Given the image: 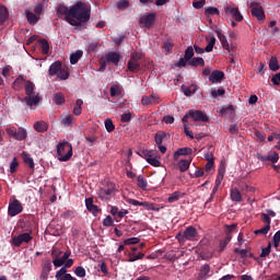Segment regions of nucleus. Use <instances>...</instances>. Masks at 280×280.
I'll list each match as a JSON object with an SVG mask.
<instances>
[{
    "label": "nucleus",
    "instance_id": "f257e3e1",
    "mask_svg": "<svg viewBox=\"0 0 280 280\" xmlns=\"http://www.w3.org/2000/svg\"><path fill=\"white\" fill-rule=\"evenodd\" d=\"M70 16L82 23H89L91 20V4L79 1L70 7Z\"/></svg>",
    "mask_w": 280,
    "mask_h": 280
},
{
    "label": "nucleus",
    "instance_id": "f03ea898",
    "mask_svg": "<svg viewBox=\"0 0 280 280\" xmlns=\"http://www.w3.org/2000/svg\"><path fill=\"white\" fill-rule=\"evenodd\" d=\"M36 89V85L32 81H26L24 85L25 90V97L22 100V102H25L27 106H36L40 103V95L36 93L34 90Z\"/></svg>",
    "mask_w": 280,
    "mask_h": 280
},
{
    "label": "nucleus",
    "instance_id": "7ed1b4c3",
    "mask_svg": "<svg viewBox=\"0 0 280 280\" xmlns=\"http://www.w3.org/2000/svg\"><path fill=\"white\" fill-rule=\"evenodd\" d=\"M58 160L62 163L69 161L73 156V147L68 141L59 142L57 144Z\"/></svg>",
    "mask_w": 280,
    "mask_h": 280
},
{
    "label": "nucleus",
    "instance_id": "20e7f679",
    "mask_svg": "<svg viewBox=\"0 0 280 280\" xmlns=\"http://www.w3.org/2000/svg\"><path fill=\"white\" fill-rule=\"evenodd\" d=\"M198 237V230H196L192 225L185 229L184 232H179L176 234L175 238L179 244H185V242H194Z\"/></svg>",
    "mask_w": 280,
    "mask_h": 280
},
{
    "label": "nucleus",
    "instance_id": "39448f33",
    "mask_svg": "<svg viewBox=\"0 0 280 280\" xmlns=\"http://www.w3.org/2000/svg\"><path fill=\"white\" fill-rule=\"evenodd\" d=\"M51 255L54 257L52 264L55 268H60V266H65V261L71 257V249L66 250L65 254L62 255L61 250L54 248L51 250ZM60 255H62L61 258H60Z\"/></svg>",
    "mask_w": 280,
    "mask_h": 280
},
{
    "label": "nucleus",
    "instance_id": "423d86ee",
    "mask_svg": "<svg viewBox=\"0 0 280 280\" xmlns=\"http://www.w3.org/2000/svg\"><path fill=\"white\" fill-rule=\"evenodd\" d=\"M225 15L231 16L234 21L237 23L244 21V16L240 12V9L237 7H232L230 4H225L224 7Z\"/></svg>",
    "mask_w": 280,
    "mask_h": 280
},
{
    "label": "nucleus",
    "instance_id": "0eeeda50",
    "mask_svg": "<svg viewBox=\"0 0 280 280\" xmlns=\"http://www.w3.org/2000/svg\"><path fill=\"white\" fill-rule=\"evenodd\" d=\"M7 135H9V137H13L15 141H25V139H27V130L23 127H20L18 130L7 129Z\"/></svg>",
    "mask_w": 280,
    "mask_h": 280
},
{
    "label": "nucleus",
    "instance_id": "6e6552de",
    "mask_svg": "<svg viewBox=\"0 0 280 280\" xmlns=\"http://www.w3.org/2000/svg\"><path fill=\"white\" fill-rule=\"evenodd\" d=\"M32 240H33L32 235L25 232V233L19 234L18 236H13L11 244L13 246H16V248H19L22 244H30Z\"/></svg>",
    "mask_w": 280,
    "mask_h": 280
},
{
    "label": "nucleus",
    "instance_id": "1a4fd4ad",
    "mask_svg": "<svg viewBox=\"0 0 280 280\" xmlns=\"http://www.w3.org/2000/svg\"><path fill=\"white\" fill-rule=\"evenodd\" d=\"M8 213L11 218L23 213V205L18 199H14L9 203Z\"/></svg>",
    "mask_w": 280,
    "mask_h": 280
},
{
    "label": "nucleus",
    "instance_id": "9d476101",
    "mask_svg": "<svg viewBox=\"0 0 280 280\" xmlns=\"http://www.w3.org/2000/svg\"><path fill=\"white\" fill-rule=\"evenodd\" d=\"M250 8H252V15L255 19H257V21H265L266 20V13H264V8L259 3L252 2Z\"/></svg>",
    "mask_w": 280,
    "mask_h": 280
},
{
    "label": "nucleus",
    "instance_id": "9b49d317",
    "mask_svg": "<svg viewBox=\"0 0 280 280\" xmlns=\"http://www.w3.org/2000/svg\"><path fill=\"white\" fill-rule=\"evenodd\" d=\"M156 21V14L155 13H149L144 16H141L139 19V23L141 27H147V30H150L152 25H154V22Z\"/></svg>",
    "mask_w": 280,
    "mask_h": 280
},
{
    "label": "nucleus",
    "instance_id": "f8f14e48",
    "mask_svg": "<svg viewBox=\"0 0 280 280\" xmlns=\"http://www.w3.org/2000/svg\"><path fill=\"white\" fill-rule=\"evenodd\" d=\"M129 205H132L133 207H144V209H148V211H159V208L154 207V203H150L148 201H139L137 199H129L127 200Z\"/></svg>",
    "mask_w": 280,
    "mask_h": 280
},
{
    "label": "nucleus",
    "instance_id": "ddd939ff",
    "mask_svg": "<svg viewBox=\"0 0 280 280\" xmlns=\"http://www.w3.org/2000/svg\"><path fill=\"white\" fill-rule=\"evenodd\" d=\"M189 115H190V118L194 119V121H209V116L202 113V110L189 109Z\"/></svg>",
    "mask_w": 280,
    "mask_h": 280
},
{
    "label": "nucleus",
    "instance_id": "4468645a",
    "mask_svg": "<svg viewBox=\"0 0 280 280\" xmlns=\"http://www.w3.org/2000/svg\"><path fill=\"white\" fill-rule=\"evenodd\" d=\"M256 159H258V161H261L262 163H268V161H270V163L275 165V163L279 162V153L273 152L272 155H261L257 153Z\"/></svg>",
    "mask_w": 280,
    "mask_h": 280
},
{
    "label": "nucleus",
    "instance_id": "2eb2a0df",
    "mask_svg": "<svg viewBox=\"0 0 280 280\" xmlns=\"http://www.w3.org/2000/svg\"><path fill=\"white\" fill-rule=\"evenodd\" d=\"M224 80V72L220 70H213L210 73L209 81L212 82V84H218Z\"/></svg>",
    "mask_w": 280,
    "mask_h": 280
},
{
    "label": "nucleus",
    "instance_id": "dca6fc26",
    "mask_svg": "<svg viewBox=\"0 0 280 280\" xmlns=\"http://www.w3.org/2000/svg\"><path fill=\"white\" fill-rule=\"evenodd\" d=\"M57 16H71V8L69 9L65 3H58L56 7Z\"/></svg>",
    "mask_w": 280,
    "mask_h": 280
},
{
    "label": "nucleus",
    "instance_id": "f3484780",
    "mask_svg": "<svg viewBox=\"0 0 280 280\" xmlns=\"http://www.w3.org/2000/svg\"><path fill=\"white\" fill-rule=\"evenodd\" d=\"M85 207H86L88 211H90V213H93V215H95V217H97V213H100V211H102V209H100V207H97L93 203V198L85 199Z\"/></svg>",
    "mask_w": 280,
    "mask_h": 280
},
{
    "label": "nucleus",
    "instance_id": "a211bd4d",
    "mask_svg": "<svg viewBox=\"0 0 280 280\" xmlns=\"http://www.w3.org/2000/svg\"><path fill=\"white\" fill-rule=\"evenodd\" d=\"M194 150L191 148L186 147V148H179L174 152V160L178 161L179 156H189L192 154Z\"/></svg>",
    "mask_w": 280,
    "mask_h": 280
},
{
    "label": "nucleus",
    "instance_id": "6ab92c4d",
    "mask_svg": "<svg viewBox=\"0 0 280 280\" xmlns=\"http://www.w3.org/2000/svg\"><path fill=\"white\" fill-rule=\"evenodd\" d=\"M141 104L142 106H150V104H159V96L155 94L142 96Z\"/></svg>",
    "mask_w": 280,
    "mask_h": 280
},
{
    "label": "nucleus",
    "instance_id": "aec40b11",
    "mask_svg": "<svg viewBox=\"0 0 280 280\" xmlns=\"http://www.w3.org/2000/svg\"><path fill=\"white\" fill-rule=\"evenodd\" d=\"M50 272H51V261H50V260H47V261L44 264V266H43V269H42V273H40V276H39V279H40V280H47Z\"/></svg>",
    "mask_w": 280,
    "mask_h": 280
},
{
    "label": "nucleus",
    "instance_id": "412c9836",
    "mask_svg": "<svg viewBox=\"0 0 280 280\" xmlns=\"http://www.w3.org/2000/svg\"><path fill=\"white\" fill-rule=\"evenodd\" d=\"M105 60L107 62H112L113 65H119V61L121 60V55L118 52H108L105 55Z\"/></svg>",
    "mask_w": 280,
    "mask_h": 280
},
{
    "label": "nucleus",
    "instance_id": "4be33fe9",
    "mask_svg": "<svg viewBox=\"0 0 280 280\" xmlns=\"http://www.w3.org/2000/svg\"><path fill=\"white\" fill-rule=\"evenodd\" d=\"M159 159H161V155H159V151L155 150V153H153V156H149L147 163L153 167H161V161H159Z\"/></svg>",
    "mask_w": 280,
    "mask_h": 280
},
{
    "label": "nucleus",
    "instance_id": "5701e85b",
    "mask_svg": "<svg viewBox=\"0 0 280 280\" xmlns=\"http://www.w3.org/2000/svg\"><path fill=\"white\" fill-rule=\"evenodd\" d=\"M34 130H36V132H47V130H49V125L43 120L36 121L34 124Z\"/></svg>",
    "mask_w": 280,
    "mask_h": 280
},
{
    "label": "nucleus",
    "instance_id": "b1692460",
    "mask_svg": "<svg viewBox=\"0 0 280 280\" xmlns=\"http://www.w3.org/2000/svg\"><path fill=\"white\" fill-rule=\"evenodd\" d=\"M27 82V80H25V78L23 77H18L12 86L14 89V91H21L23 89V86H25V83Z\"/></svg>",
    "mask_w": 280,
    "mask_h": 280
},
{
    "label": "nucleus",
    "instance_id": "393cba45",
    "mask_svg": "<svg viewBox=\"0 0 280 280\" xmlns=\"http://www.w3.org/2000/svg\"><path fill=\"white\" fill-rule=\"evenodd\" d=\"M62 69V62L55 61L48 70L49 75H57V73Z\"/></svg>",
    "mask_w": 280,
    "mask_h": 280
},
{
    "label": "nucleus",
    "instance_id": "a878e982",
    "mask_svg": "<svg viewBox=\"0 0 280 280\" xmlns=\"http://www.w3.org/2000/svg\"><path fill=\"white\" fill-rule=\"evenodd\" d=\"M138 156H141V159H145L147 161L150 159V156H154L156 154V150H140L137 151Z\"/></svg>",
    "mask_w": 280,
    "mask_h": 280
},
{
    "label": "nucleus",
    "instance_id": "bb28decb",
    "mask_svg": "<svg viewBox=\"0 0 280 280\" xmlns=\"http://www.w3.org/2000/svg\"><path fill=\"white\" fill-rule=\"evenodd\" d=\"M230 196L233 202H242V192H240V189L232 188L230 191Z\"/></svg>",
    "mask_w": 280,
    "mask_h": 280
},
{
    "label": "nucleus",
    "instance_id": "cd10ccee",
    "mask_svg": "<svg viewBox=\"0 0 280 280\" xmlns=\"http://www.w3.org/2000/svg\"><path fill=\"white\" fill-rule=\"evenodd\" d=\"M10 19V13L8 12V8L0 5V25H3L5 21Z\"/></svg>",
    "mask_w": 280,
    "mask_h": 280
},
{
    "label": "nucleus",
    "instance_id": "c85d7f7f",
    "mask_svg": "<svg viewBox=\"0 0 280 280\" xmlns=\"http://www.w3.org/2000/svg\"><path fill=\"white\" fill-rule=\"evenodd\" d=\"M26 21L30 23V25H36L38 21H40V18L31 11H26Z\"/></svg>",
    "mask_w": 280,
    "mask_h": 280
},
{
    "label": "nucleus",
    "instance_id": "c756f323",
    "mask_svg": "<svg viewBox=\"0 0 280 280\" xmlns=\"http://www.w3.org/2000/svg\"><path fill=\"white\" fill-rule=\"evenodd\" d=\"M191 165V159L190 160H180L178 162V170L182 173L187 172L189 170V166Z\"/></svg>",
    "mask_w": 280,
    "mask_h": 280
},
{
    "label": "nucleus",
    "instance_id": "7c9ffc66",
    "mask_svg": "<svg viewBox=\"0 0 280 280\" xmlns=\"http://www.w3.org/2000/svg\"><path fill=\"white\" fill-rule=\"evenodd\" d=\"M190 67H205V59L202 57H195L188 61Z\"/></svg>",
    "mask_w": 280,
    "mask_h": 280
},
{
    "label": "nucleus",
    "instance_id": "2f4dec72",
    "mask_svg": "<svg viewBox=\"0 0 280 280\" xmlns=\"http://www.w3.org/2000/svg\"><path fill=\"white\" fill-rule=\"evenodd\" d=\"M52 102H55L57 106L65 104V94H62V92L55 93L52 97Z\"/></svg>",
    "mask_w": 280,
    "mask_h": 280
},
{
    "label": "nucleus",
    "instance_id": "473e14b6",
    "mask_svg": "<svg viewBox=\"0 0 280 280\" xmlns=\"http://www.w3.org/2000/svg\"><path fill=\"white\" fill-rule=\"evenodd\" d=\"M129 71H139L141 69V63L139 61H135L133 59H129L128 61Z\"/></svg>",
    "mask_w": 280,
    "mask_h": 280
},
{
    "label": "nucleus",
    "instance_id": "72a5a7b5",
    "mask_svg": "<svg viewBox=\"0 0 280 280\" xmlns=\"http://www.w3.org/2000/svg\"><path fill=\"white\" fill-rule=\"evenodd\" d=\"M220 114H221V115H230V116H233V115H235V107H234L233 105L223 106V107L220 109Z\"/></svg>",
    "mask_w": 280,
    "mask_h": 280
},
{
    "label": "nucleus",
    "instance_id": "f704fd0d",
    "mask_svg": "<svg viewBox=\"0 0 280 280\" xmlns=\"http://www.w3.org/2000/svg\"><path fill=\"white\" fill-rule=\"evenodd\" d=\"M18 170H19V159L14 156L9 165V172L10 174H16Z\"/></svg>",
    "mask_w": 280,
    "mask_h": 280
},
{
    "label": "nucleus",
    "instance_id": "c9c22d12",
    "mask_svg": "<svg viewBox=\"0 0 280 280\" xmlns=\"http://www.w3.org/2000/svg\"><path fill=\"white\" fill-rule=\"evenodd\" d=\"M84 52H82V50H77L75 52L70 55V62L72 65H78V61L80 60V58H82Z\"/></svg>",
    "mask_w": 280,
    "mask_h": 280
},
{
    "label": "nucleus",
    "instance_id": "e433bc0d",
    "mask_svg": "<svg viewBox=\"0 0 280 280\" xmlns=\"http://www.w3.org/2000/svg\"><path fill=\"white\" fill-rule=\"evenodd\" d=\"M66 21H67V23H69V25H72L74 27H81L82 23H83V22H80V20H78L71 15H67Z\"/></svg>",
    "mask_w": 280,
    "mask_h": 280
},
{
    "label": "nucleus",
    "instance_id": "4c0bfd02",
    "mask_svg": "<svg viewBox=\"0 0 280 280\" xmlns=\"http://www.w3.org/2000/svg\"><path fill=\"white\" fill-rule=\"evenodd\" d=\"M137 180H138V187H140V189H142V191H147L148 190V179H145V177L140 175V176H138Z\"/></svg>",
    "mask_w": 280,
    "mask_h": 280
},
{
    "label": "nucleus",
    "instance_id": "58836bf2",
    "mask_svg": "<svg viewBox=\"0 0 280 280\" xmlns=\"http://www.w3.org/2000/svg\"><path fill=\"white\" fill-rule=\"evenodd\" d=\"M115 192V186L110 185L107 188H101L100 189V196H113V194Z\"/></svg>",
    "mask_w": 280,
    "mask_h": 280
},
{
    "label": "nucleus",
    "instance_id": "ea45409f",
    "mask_svg": "<svg viewBox=\"0 0 280 280\" xmlns=\"http://www.w3.org/2000/svg\"><path fill=\"white\" fill-rule=\"evenodd\" d=\"M165 137H167V133H165V131H159L158 133H155L154 141L156 145L163 144V139H165Z\"/></svg>",
    "mask_w": 280,
    "mask_h": 280
},
{
    "label": "nucleus",
    "instance_id": "a19ab883",
    "mask_svg": "<svg viewBox=\"0 0 280 280\" xmlns=\"http://www.w3.org/2000/svg\"><path fill=\"white\" fill-rule=\"evenodd\" d=\"M206 16H220V10L218 8L214 7H208L205 11Z\"/></svg>",
    "mask_w": 280,
    "mask_h": 280
},
{
    "label": "nucleus",
    "instance_id": "79ce46f5",
    "mask_svg": "<svg viewBox=\"0 0 280 280\" xmlns=\"http://www.w3.org/2000/svg\"><path fill=\"white\" fill-rule=\"evenodd\" d=\"M269 69L270 71H279L280 66L279 60H277V58L271 57V59L269 60Z\"/></svg>",
    "mask_w": 280,
    "mask_h": 280
},
{
    "label": "nucleus",
    "instance_id": "37998d69",
    "mask_svg": "<svg viewBox=\"0 0 280 280\" xmlns=\"http://www.w3.org/2000/svg\"><path fill=\"white\" fill-rule=\"evenodd\" d=\"M24 163L30 167V170H34V159L31 154H24Z\"/></svg>",
    "mask_w": 280,
    "mask_h": 280
},
{
    "label": "nucleus",
    "instance_id": "c03bdc74",
    "mask_svg": "<svg viewBox=\"0 0 280 280\" xmlns=\"http://www.w3.org/2000/svg\"><path fill=\"white\" fill-rule=\"evenodd\" d=\"M143 257H145V254H143V253H139V254L131 253V254H129L128 261L129 262L139 261V259H143Z\"/></svg>",
    "mask_w": 280,
    "mask_h": 280
},
{
    "label": "nucleus",
    "instance_id": "a18cd8bd",
    "mask_svg": "<svg viewBox=\"0 0 280 280\" xmlns=\"http://www.w3.org/2000/svg\"><path fill=\"white\" fill-rule=\"evenodd\" d=\"M40 49H42V54H49V42H47V39H40Z\"/></svg>",
    "mask_w": 280,
    "mask_h": 280
},
{
    "label": "nucleus",
    "instance_id": "49530a36",
    "mask_svg": "<svg viewBox=\"0 0 280 280\" xmlns=\"http://www.w3.org/2000/svg\"><path fill=\"white\" fill-rule=\"evenodd\" d=\"M182 194L180 191H174L173 194L170 195V197L167 198L168 202H178V200H180Z\"/></svg>",
    "mask_w": 280,
    "mask_h": 280
},
{
    "label": "nucleus",
    "instance_id": "de8ad7c7",
    "mask_svg": "<svg viewBox=\"0 0 280 280\" xmlns=\"http://www.w3.org/2000/svg\"><path fill=\"white\" fill-rule=\"evenodd\" d=\"M74 275H77L80 279H84V277H86V269H84L82 266H79L75 268Z\"/></svg>",
    "mask_w": 280,
    "mask_h": 280
},
{
    "label": "nucleus",
    "instance_id": "09e8293b",
    "mask_svg": "<svg viewBox=\"0 0 280 280\" xmlns=\"http://www.w3.org/2000/svg\"><path fill=\"white\" fill-rule=\"evenodd\" d=\"M209 272H211V267L209 265H203L200 269V277L201 279H205V277H207L209 275Z\"/></svg>",
    "mask_w": 280,
    "mask_h": 280
},
{
    "label": "nucleus",
    "instance_id": "8fccbe9b",
    "mask_svg": "<svg viewBox=\"0 0 280 280\" xmlns=\"http://www.w3.org/2000/svg\"><path fill=\"white\" fill-rule=\"evenodd\" d=\"M184 58L185 60H188V62L194 58V47H187V49L185 50Z\"/></svg>",
    "mask_w": 280,
    "mask_h": 280
},
{
    "label": "nucleus",
    "instance_id": "3c124183",
    "mask_svg": "<svg viewBox=\"0 0 280 280\" xmlns=\"http://www.w3.org/2000/svg\"><path fill=\"white\" fill-rule=\"evenodd\" d=\"M141 240L139 237H130L124 241L125 246H132L139 244Z\"/></svg>",
    "mask_w": 280,
    "mask_h": 280
},
{
    "label": "nucleus",
    "instance_id": "603ef678",
    "mask_svg": "<svg viewBox=\"0 0 280 280\" xmlns=\"http://www.w3.org/2000/svg\"><path fill=\"white\" fill-rule=\"evenodd\" d=\"M57 78L59 80H68L69 79V71L65 70V69H59V72H57Z\"/></svg>",
    "mask_w": 280,
    "mask_h": 280
},
{
    "label": "nucleus",
    "instance_id": "864d4df0",
    "mask_svg": "<svg viewBox=\"0 0 280 280\" xmlns=\"http://www.w3.org/2000/svg\"><path fill=\"white\" fill-rule=\"evenodd\" d=\"M116 7H117L118 10H126L127 8L130 7V1L120 0V1L117 2Z\"/></svg>",
    "mask_w": 280,
    "mask_h": 280
},
{
    "label": "nucleus",
    "instance_id": "5fc2aeb1",
    "mask_svg": "<svg viewBox=\"0 0 280 280\" xmlns=\"http://www.w3.org/2000/svg\"><path fill=\"white\" fill-rule=\"evenodd\" d=\"M269 232H270V225H265L260 230H256L254 233L255 235H268Z\"/></svg>",
    "mask_w": 280,
    "mask_h": 280
},
{
    "label": "nucleus",
    "instance_id": "6e6d98bb",
    "mask_svg": "<svg viewBox=\"0 0 280 280\" xmlns=\"http://www.w3.org/2000/svg\"><path fill=\"white\" fill-rule=\"evenodd\" d=\"M105 128L107 132H113L115 130V124H113V120L110 118H107L105 120Z\"/></svg>",
    "mask_w": 280,
    "mask_h": 280
},
{
    "label": "nucleus",
    "instance_id": "4d7b16f0",
    "mask_svg": "<svg viewBox=\"0 0 280 280\" xmlns=\"http://www.w3.org/2000/svg\"><path fill=\"white\" fill-rule=\"evenodd\" d=\"M117 95H121V89H119L118 85H112L110 86V96L117 97Z\"/></svg>",
    "mask_w": 280,
    "mask_h": 280
},
{
    "label": "nucleus",
    "instance_id": "13d9d810",
    "mask_svg": "<svg viewBox=\"0 0 280 280\" xmlns=\"http://www.w3.org/2000/svg\"><path fill=\"white\" fill-rule=\"evenodd\" d=\"M131 120H132V114L131 113H125L120 117V121L122 124H129V121H131Z\"/></svg>",
    "mask_w": 280,
    "mask_h": 280
},
{
    "label": "nucleus",
    "instance_id": "bf43d9fd",
    "mask_svg": "<svg viewBox=\"0 0 280 280\" xmlns=\"http://www.w3.org/2000/svg\"><path fill=\"white\" fill-rule=\"evenodd\" d=\"M225 93H226V91L224 89L212 90L211 96L212 97H222Z\"/></svg>",
    "mask_w": 280,
    "mask_h": 280
},
{
    "label": "nucleus",
    "instance_id": "052dcab7",
    "mask_svg": "<svg viewBox=\"0 0 280 280\" xmlns=\"http://www.w3.org/2000/svg\"><path fill=\"white\" fill-rule=\"evenodd\" d=\"M65 275H68L67 273V268L66 267H62L61 269H59L57 272H56V279L58 280H62Z\"/></svg>",
    "mask_w": 280,
    "mask_h": 280
},
{
    "label": "nucleus",
    "instance_id": "680f3d73",
    "mask_svg": "<svg viewBox=\"0 0 280 280\" xmlns=\"http://www.w3.org/2000/svg\"><path fill=\"white\" fill-rule=\"evenodd\" d=\"M270 250H272V245L269 243L267 247L261 249L260 257H268V255H270Z\"/></svg>",
    "mask_w": 280,
    "mask_h": 280
},
{
    "label": "nucleus",
    "instance_id": "e2e57ef3",
    "mask_svg": "<svg viewBox=\"0 0 280 280\" xmlns=\"http://www.w3.org/2000/svg\"><path fill=\"white\" fill-rule=\"evenodd\" d=\"M240 188L242 189V191H247L249 194H253L255 191V187L248 186V184H241Z\"/></svg>",
    "mask_w": 280,
    "mask_h": 280
},
{
    "label": "nucleus",
    "instance_id": "0e129e2a",
    "mask_svg": "<svg viewBox=\"0 0 280 280\" xmlns=\"http://www.w3.org/2000/svg\"><path fill=\"white\" fill-rule=\"evenodd\" d=\"M115 224V221L113 220V217L107 215L104 220H103V226H113Z\"/></svg>",
    "mask_w": 280,
    "mask_h": 280
},
{
    "label": "nucleus",
    "instance_id": "69168bd1",
    "mask_svg": "<svg viewBox=\"0 0 280 280\" xmlns=\"http://www.w3.org/2000/svg\"><path fill=\"white\" fill-rule=\"evenodd\" d=\"M61 124H63L66 127L67 126H71V124H73V116L68 115L66 116L62 120Z\"/></svg>",
    "mask_w": 280,
    "mask_h": 280
},
{
    "label": "nucleus",
    "instance_id": "338daca9",
    "mask_svg": "<svg viewBox=\"0 0 280 280\" xmlns=\"http://www.w3.org/2000/svg\"><path fill=\"white\" fill-rule=\"evenodd\" d=\"M279 243H280V230L275 233L273 235V246L275 248H279Z\"/></svg>",
    "mask_w": 280,
    "mask_h": 280
},
{
    "label": "nucleus",
    "instance_id": "774afa93",
    "mask_svg": "<svg viewBox=\"0 0 280 280\" xmlns=\"http://www.w3.org/2000/svg\"><path fill=\"white\" fill-rule=\"evenodd\" d=\"M271 82H272V84H275L276 86H280V72H278V73H276L275 75H272Z\"/></svg>",
    "mask_w": 280,
    "mask_h": 280
}]
</instances>
